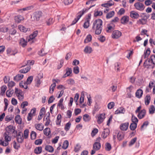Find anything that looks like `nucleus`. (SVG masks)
Instances as JSON below:
<instances>
[{
  "label": "nucleus",
  "instance_id": "nucleus-1",
  "mask_svg": "<svg viewBox=\"0 0 155 155\" xmlns=\"http://www.w3.org/2000/svg\"><path fill=\"white\" fill-rule=\"evenodd\" d=\"M102 21L100 19H96L94 22L92 30L95 31L96 34L98 35L101 33L102 30Z\"/></svg>",
  "mask_w": 155,
  "mask_h": 155
},
{
  "label": "nucleus",
  "instance_id": "nucleus-2",
  "mask_svg": "<svg viewBox=\"0 0 155 155\" xmlns=\"http://www.w3.org/2000/svg\"><path fill=\"white\" fill-rule=\"evenodd\" d=\"M15 129V127L11 125L9 126L6 128V131L4 133V137L6 142H8L11 140V134H13L14 135V133H16Z\"/></svg>",
  "mask_w": 155,
  "mask_h": 155
},
{
  "label": "nucleus",
  "instance_id": "nucleus-3",
  "mask_svg": "<svg viewBox=\"0 0 155 155\" xmlns=\"http://www.w3.org/2000/svg\"><path fill=\"white\" fill-rule=\"evenodd\" d=\"M43 13L41 11H37L33 14L32 17L34 21H38L42 16Z\"/></svg>",
  "mask_w": 155,
  "mask_h": 155
},
{
  "label": "nucleus",
  "instance_id": "nucleus-4",
  "mask_svg": "<svg viewBox=\"0 0 155 155\" xmlns=\"http://www.w3.org/2000/svg\"><path fill=\"white\" fill-rule=\"evenodd\" d=\"M16 134L14 133L13 136L15 137H16L17 141L19 143H22L24 140V137L23 133L21 132H19L17 134V132L15 130Z\"/></svg>",
  "mask_w": 155,
  "mask_h": 155
},
{
  "label": "nucleus",
  "instance_id": "nucleus-5",
  "mask_svg": "<svg viewBox=\"0 0 155 155\" xmlns=\"http://www.w3.org/2000/svg\"><path fill=\"white\" fill-rule=\"evenodd\" d=\"M101 147V143L98 142H95L93 145V150H92L91 152V155H93L95 153L96 151L99 150Z\"/></svg>",
  "mask_w": 155,
  "mask_h": 155
},
{
  "label": "nucleus",
  "instance_id": "nucleus-6",
  "mask_svg": "<svg viewBox=\"0 0 155 155\" xmlns=\"http://www.w3.org/2000/svg\"><path fill=\"white\" fill-rule=\"evenodd\" d=\"M15 93L19 100H22L24 98V94L22 91L16 88L15 89Z\"/></svg>",
  "mask_w": 155,
  "mask_h": 155
},
{
  "label": "nucleus",
  "instance_id": "nucleus-7",
  "mask_svg": "<svg viewBox=\"0 0 155 155\" xmlns=\"http://www.w3.org/2000/svg\"><path fill=\"white\" fill-rule=\"evenodd\" d=\"M134 6L137 10L140 11H142L145 8V6L143 4L140 2L135 3Z\"/></svg>",
  "mask_w": 155,
  "mask_h": 155
},
{
  "label": "nucleus",
  "instance_id": "nucleus-8",
  "mask_svg": "<svg viewBox=\"0 0 155 155\" xmlns=\"http://www.w3.org/2000/svg\"><path fill=\"white\" fill-rule=\"evenodd\" d=\"M94 6V5H93L92 6H90V7L87 8V9H84L82 12V13L81 14H79L77 16V18H75L74 20L72 21V23L71 24V25H73L74 24H75L79 20V19L81 17V16H82V15L84 14V13L86 12L87 11L88 9H89L90 8H91V7Z\"/></svg>",
  "mask_w": 155,
  "mask_h": 155
},
{
  "label": "nucleus",
  "instance_id": "nucleus-9",
  "mask_svg": "<svg viewBox=\"0 0 155 155\" xmlns=\"http://www.w3.org/2000/svg\"><path fill=\"white\" fill-rule=\"evenodd\" d=\"M36 111V109L35 108H33L31 110L30 112L28 113L27 117V120L28 121L31 120L32 117L35 115Z\"/></svg>",
  "mask_w": 155,
  "mask_h": 155
},
{
  "label": "nucleus",
  "instance_id": "nucleus-10",
  "mask_svg": "<svg viewBox=\"0 0 155 155\" xmlns=\"http://www.w3.org/2000/svg\"><path fill=\"white\" fill-rule=\"evenodd\" d=\"M43 77V74H39L38 76L35 79V86L37 87H39L41 83V79Z\"/></svg>",
  "mask_w": 155,
  "mask_h": 155
},
{
  "label": "nucleus",
  "instance_id": "nucleus-11",
  "mask_svg": "<svg viewBox=\"0 0 155 155\" xmlns=\"http://www.w3.org/2000/svg\"><path fill=\"white\" fill-rule=\"evenodd\" d=\"M121 35V33L119 31H114L112 34V37L114 38H118Z\"/></svg>",
  "mask_w": 155,
  "mask_h": 155
},
{
  "label": "nucleus",
  "instance_id": "nucleus-12",
  "mask_svg": "<svg viewBox=\"0 0 155 155\" xmlns=\"http://www.w3.org/2000/svg\"><path fill=\"white\" fill-rule=\"evenodd\" d=\"M129 123L127 122L121 124L120 126V128L121 130L123 131L126 130L128 128Z\"/></svg>",
  "mask_w": 155,
  "mask_h": 155
},
{
  "label": "nucleus",
  "instance_id": "nucleus-13",
  "mask_svg": "<svg viewBox=\"0 0 155 155\" xmlns=\"http://www.w3.org/2000/svg\"><path fill=\"white\" fill-rule=\"evenodd\" d=\"M38 33V31H35L33 32V33L30 35L29 38L28 40V41H30L31 40L32 41L31 43H32L33 41L32 40L37 35Z\"/></svg>",
  "mask_w": 155,
  "mask_h": 155
},
{
  "label": "nucleus",
  "instance_id": "nucleus-14",
  "mask_svg": "<svg viewBox=\"0 0 155 155\" xmlns=\"http://www.w3.org/2000/svg\"><path fill=\"white\" fill-rule=\"evenodd\" d=\"M105 114L104 113L101 114L98 117L97 122L99 124L102 123L105 118Z\"/></svg>",
  "mask_w": 155,
  "mask_h": 155
},
{
  "label": "nucleus",
  "instance_id": "nucleus-15",
  "mask_svg": "<svg viewBox=\"0 0 155 155\" xmlns=\"http://www.w3.org/2000/svg\"><path fill=\"white\" fill-rule=\"evenodd\" d=\"M14 19L16 22L19 23L24 20V18L21 15H19L15 16Z\"/></svg>",
  "mask_w": 155,
  "mask_h": 155
},
{
  "label": "nucleus",
  "instance_id": "nucleus-16",
  "mask_svg": "<svg viewBox=\"0 0 155 155\" xmlns=\"http://www.w3.org/2000/svg\"><path fill=\"white\" fill-rule=\"evenodd\" d=\"M139 14L134 11H132L130 12V16L133 18L137 19L139 17Z\"/></svg>",
  "mask_w": 155,
  "mask_h": 155
},
{
  "label": "nucleus",
  "instance_id": "nucleus-17",
  "mask_svg": "<svg viewBox=\"0 0 155 155\" xmlns=\"http://www.w3.org/2000/svg\"><path fill=\"white\" fill-rule=\"evenodd\" d=\"M129 20V17L127 16H124L121 19V22L122 24H125L127 23Z\"/></svg>",
  "mask_w": 155,
  "mask_h": 155
},
{
  "label": "nucleus",
  "instance_id": "nucleus-18",
  "mask_svg": "<svg viewBox=\"0 0 155 155\" xmlns=\"http://www.w3.org/2000/svg\"><path fill=\"white\" fill-rule=\"evenodd\" d=\"M110 133V131L108 129H104V131L102 132L101 136L104 139L106 138L108 135Z\"/></svg>",
  "mask_w": 155,
  "mask_h": 155
},
{
  "label": "nucleus",
  "instance_id": "nucleus-19",
  "mask_svg": "<svg viewBox=\"0 0 155 155\" xmlns=\"http://www.w3.org/2000/svg\"><path fill=\"white\" fill-rule=\"evenodd\" d=\"M24 77V75L21 74H18L16 75L14 78V80L15 81H18L21 80Z\"/></svg>",
  "mask_w": 155,
  "mask_h": 155
},
{
  "label": "nucleus",
  "instance_id": "nucleus-20",
  "mask_svg": "<svg viewBox=\"0 0 155 155\" xmlns=\"http://www.w3.org/2000/svg\"><path fill=\"white\" fill-rule=\"evenodd\" d=\"M145 114V110L144 109L142 110L139 112L137 115V117L139 119H141L144 117Z\"/></svg>",
  "mask_w": 155,
  "mask_h": 155
},
{
  "label": "nucleus",
  "instance_id": "nucleus-21",
  "mask_svg": "<svg viewBox=\"0 0 155 155\" xmlns=\"http://www.w3.org/2000/svg\"><path fill=\"white\" fill-rule=\"evenodd\" d=\"M125 111V110L123 107L119 108L115 112V114H118L120 113L124 114Z\"/></svg>",
  "mask_w": 155,
  "mask_h": 155
},
{
  "label": "nucleus",
  "instance_id": "nucleus-22",
  "mask_svg": "<svg viewBox=\"0 0 155 155\" xmlns=\"http://www.w3.org/2000/svg\"><path fill=\"white\" fill-rule=\"evenodd\" d=\"M35 127L36 129L40 131L44 129V127L41 124H35Z\"/></svg>",
  "mask_w": 155,
  "mask_h": 155
},
{
  "label": "nucleus",
  "instance_id": "nucleus-23",
  "mask_svg": "<svg viewBox=\"0 0 155 155\" xmlns=\"http://www.w3.org/2000/svg\"><path fill=\"white\" fill-rule=\"evenodd\" d=\"M27 41L24 38H21L20 41V45L23 47H25L27 45Z\"/></svg>",
  "mask_w": 155,
  "mask_h": 155
},
{
  "label": "nucleus",
  "instance_id": "nucleus-24",
  "mask_svg": "<svg viewBox=\"0 0 155 155\" xmlns=\"http://www.w3.org/2000/svg\"><path fill=\"white\" fill-rule=\"evenodd\" d=\"M92 51L93 50L92 48L89 46H86L84 50V52L86 53L90 54Z\"/></svg>",
  "mask_w": 155,
  "mask_h": 155
},
{
  "label": "nucleus",
  "instance_id": "nucleus-25",
  "mask_svg": "<svg viewBox=\"0 0 155 155\" xmlns=\"http://www.w3.org/2000/svg\"><path fill=\"white\" fill-rule=\"evenodd\" d=\"M30 66H28L25 68L20 70L19 72L21 73H26L28 72L30 70Z\"/></svg>",
  "mask_w": 155,
  "mask_h": 155
},
{
  "label": "nucleus",
  "instance_id": "nucleus-26",
  "mask_svg": "<svg viewBox=\"0 0 155 155\" xmlns=\"http://www.w3.org/2000/svg\"><path fill=\"white\" fill-rule=\"evenodd\" d=\"M143 91L140 89H138L136 93V96L138 98H140L143 94Z\"/></svg>",
  "mask_w": 155,
  "mask_h": 155
},
{
  "label": "nucleus",
  "instance_id": "nucleus-27",
  "mask_svg": "<svg viewBox=\"0 0 155 155\" xmlns=\"http://www.w3.org/2000/svg\"><path fill=\"white\" fill-rule=\"evenodd\" d=\"M6 52L8 56L15 55L16 54V53H15L10 48H7L6 50Z\"/></svg>",
  "mask_w": 155,
  "mask_h": 155
},
{
  "label": "nucleus",
  "instance_id": "nucleus-28",
  "mask_svg": "<svg viewBox=\"0 0 155 155\" xmlns=\"http://www.w3.org/2000/svg\"><path fill=\"white\" fill-rule=\"evenodd\" d=\"M72 70L71 68H67L66 69V73L64 75L63 78H65L69 75L71 73Z\"/></svg>",
  "mask_w": 155,
  "mask_h": 155
},
{
  "label": "nucleus",
  "instance_id": "nucleus-29",
  "mask_svg": "<svg viewBox=\"0 0 155 155\" xmlns=\"http://www.w3.org/2000/svg\"><path fill=\"white\" fill-rule=\"evenodd\" d=\"M27 84L26 82L23 81H21L19 83L20 86L25 89H26L28 88Z\"/></svg>",
  "mask_w": 155,
  "mask_h": 155
},
{
  "label": "nucleus",
  "instance_id": "nucleus-30",
  "mask_svg": "<svg viewBox=\"0 0 155 155\" xmlns=\"http://www.w3.org/2000/svg\"><path fill=\"white\" fill-rule=\"evenodd\" d=\"M114 11H112L107 13L106 15V18L107 19L110 18L112 17L114 15Z\"/></svg>",
  "mask_w": 155,
  "mask_h": 155
},
{
  "label": "nucleus",
  "instance_id": "nucleus-31",
  "mask_svg": "<svg viewBox=\"0 0 155 155\" xmlns=\"http://www.w3.org/2000/svg\"><path fill=\"white\" fill-rule=\"evenodd\" d=\"M42 151V147H38L36 148L35 149L34 152L35 153L37 154H39Z\"/></svg>",
  "mask_w": 155,
  "mask_h": 155
},
{
  "label": "nucleus",
  "instance_id": "nucleus-32",
  "mask_svg": "<svg viewBox=\"0 0 155 155\" xmlns=\"http://www.w3.org/2000/svg\"><path fill=\"white\" fill-rule=\"evenodd\" d=\"M150 100V97L149 95H147L145 98V102L146 105L149 104Z\"/></svg>",
  "mask_w": 155,
  "mask_h": 155
},
{
  "label": "nucleus",
  "instance_id": "nucleus-33",
  "mask_svg": "<svg viewBox=\"0 0 155 155\" xmlns=\"http://www.w3.org/2000/svg\"><path fill=\"white\" fill-rule=\"evenodd\" d=\"M45 149L47 151L50 152H52L54 150V149L53 147L50 145L46 146Z\"/></svg>",
  "mask_w": 155,
  "mask_h": 155
},
{
  "label": "nucleus",
  "instance_id": "nucleus-34",
  "mask_svg": "<svg viewBox=\"0 0 155 155\" xmlns=\"http://www.w3.org/2000/svg\"><path fill=\"white\" fill-rule=\"evenodd\" d=\"M56 85L55 82H53V84L51 85L49 89V92L50 93H52L53 92L54 88L56 86Z\"/></svg>",
  "mask_w": 155,
  "mask_h": 155
},
{
  "label": "nucleus",
  "instance_id": "nucleus-35",
  "mask_svg": "<svg viewBox=\"0 0 155 155\" xmlns=\"http://www.w3.org/2000/svg\"><path fill=\"white\" fill-rule=\"evenodd\" d=\"M47 114H48V115L47 116L46 118V122L45 124V125L46 126H48L50 122V120L49 118L50 114L49 112H48Z\"/></svg>",
  "mask_w": 155,
  "mask_h": 155
},
{
  "label": "nucleus",
  "instance_id": "nucleus-36",
  "mask_svg": "<svg viewBox=\"0 0 155 155\" xmlns=\"http://www.w3.org/2000/svg\"><path fill=\"white\" fill-rule=\"evenodd\" d=\"M14 90L12 89H10L8 90L6 93V96L8 97H11L12 96Z\"/></svg>",
  "mask_w": 155,
  "mask_h": 155
},
{
  "label": "nucleus",
  "instance_id": "nucleus-37",
  "mask_svg": "<svg viewBox=\"0 0 155 155\" xmlns=\"http://www.w3.org/2000/svg\"><path fill=\"white\" fill-rule=\"evenodd\" d=\"M15 120L16 123L18 124H21V120L19 115H18L16 116L15 118Z\"/></svg>",
  "mask_w": 155,
  "mask_h": 155
},
{
  "label": "nucleus",
  "instance_id": "nucleus-38",
  "mask_svg": "<svg viewBox=\"0 0 155 155\" xmlns=\"http://www.w3.org/2000/svg\"><path fill=\"white\" fill-rule=\"evenodd\" d=\"M83 118L84 121L85 122L88 121L91 119L90 116L87 114H85L83 115Z\"/></svg>",
  "mask_w": 155,
  "mask_h": 155
},
{
  "label": "nucleus",
  "instance_id": "nucleus-39",
  "mask_svg": "<svg viewBox=\"0 0 155 155\" xmlns=\"http://www.w3.org/2000/svg\"><path fill=\"white\" fill-rule=\"evenodd\" d=\"M137 124L136 123H132L130 126V128L131 130H135L137 127Z\"/></svg>",
  "mask_w": 155,
  "mask_h": 155
},
{
  "label": "nucleus",
  "instance_id": "nucleus-40",
  "mask_svg": "<svg viewBox=\"0 0 155 155\" xmlns=\"http://www.w3.org/2000/svg\"><path fill=\"white\" fill-rule=\"evenodd\" d=\"M92 40V36L91 35H89L87 36L84 41L85 43H87L91 41Z\"/></svg>",
  "mask_w": 155,
  "mask_h": 155
},
{
  "label": "nucleus",
  "instance_id": "nucleus-41",
  "mask_svg": "<svg viewBox=\"0 0 155 155\" xmlns=\"http://www.w3.org/2000/svg\"><path fill=\"white\" fill-rule=\"evenodd\" d=\"M150 49L149 48H147L146 52H144L143 57L144 58H147L148 56L149 55V54H150Z\"/></svg>",
  "mask_w": 155,
  "mask_h": 155
},
{
  "label": "nucleus",
  "instance_id": "nucleus-42",
  "mask_svg": "<svg viewBox=\"0 0 155 155\" xmlns=\"http://www.w3.org/2000/svg\"><path fill=\"white\" fill-rule=\"evenodd\" d=\"M7 89V87L5 85H4L2 86L1 87V95H3L5 91Z\"/></svg>",
  "mask_w": 155,
  "mask_h": 155
},
{
  "label": "nucleus",
  "instance_id": "nucleus-43",
  "mask_svg": "<svg viewBox=\"0 0 155 155\" xmlns=\"http://www.w3.org/2000/svg\"><path fill=\"white\" fill-rule=\"evenodd\" d=\"M18 28L21 31L25 32H26L28 30L26 28L21 25H19L18 26Z\"/></svg>",
  "mask_w": 155,
  "mask_h": 155
},
{
  "label": "nucleus",
  "instance_id": "nucleus-44",
  "mask_svg": "<svg viewBox=\"0 0 155 155\" xmlns=\"http://www.w3.org/2000/svg\"><path fill=\"white\" fill-rule=\"evenodd\" d=\"M69 143L67 140H66L64 141L63 143L62 147L64 149H66L68 146Z\"/></svg>",
  "mask_w": 155,
  "mask_h": 155
},
{
  "label": "nucleus",
  "instance_id": "nucleus-45",
  "mask_svg": "<svg viewBox=\"0 0 155 155\" xmlns=\"http://www.w3.org/2000/svg\"><path fill=\"white\" fill-rule=\"evenodd\" d=\"M50 133V130L49 128H46L44 130V134L47 136H48Z\"/></svg>",
  "mask_w": 155,
  "mask_h": 155
},
{
  "label": "nucleus",
  "instance_id": "nucleus-46",
  "mask_svg": "<svg viewBox=\"0 0 155 155\" xmlns=\"http://www.w3.org/2000/svg\"><path fill=\"white\" fill-rule=\"evenodd\" d=\"M147 20L145 19H140L137 21V23L142 25L145 24L146 23Z\"/></svg>",
  "mask_w": 155,
  "mask_h": 155
},
{
  "label": "nucleus",
  "instance_id": "nucleus-47",
  "mask_svg": "<svg viewBox=\"0 0 155 155\" xmlns=\"http://www.w3.org/2000/svg\"><path fill=\"white\" fill-rule=\"evenodd\" d=\"M155 110V108L154 105H152L150 106L149 109V113L150 114H153L154 113Z\"/></svg>",
  "mask_w": 155,
  "mask_h": 155
},
{
  "label": "nucleus",
  "instance_id": "nucleus-48",
  "mask_svg": "<svg viewBox=\"0 0 155 155\" xmlns=\"http://www.w3.org/2000/svg\"><path fill=\"white\" fill-rule=\"evenodd\" d=\"M71 124L70 122H68L65 124L64 127V130L66 131H68L69 130L70 128Z\"/></svg>",
  "mask_w": 155,
  "mask_h": 155
},
{
  "label": "nucleus",
  "instance_id": "nucleus-49",
  "mask_svg": "<svg viewBox=\"0 0 155 155\" xmlns=\"http://www.w3.org/2000/svg\"><path fill=\"white\" fill-rule=\"evenodd\" d=\"M33 79V77L32 76H31L28 77L27 79L26 82L27 84H30Z\"/></svg>",
  "mask_w": 155,
  "mask_h": 155
},
{
  "label": "nucleus",
  "instance_id": "nucleus-50",
  "mask_svg": "<svg viewBox=\"0 0 155 155\" xmlns=\"http://www.w3.org/2000/svg\"><path fill=\"white\" fill-rule=\"evenodd\" d=\"M36 133L34 131H32L31 134V140L35 139L36 137Z\"/></svg>",
  "mask_w": 155,
  "mask_h": 155
},
{
  "label": "nucleus",
  "instance_id": "nucleus-51",
  "mask_svg": "<svg viewBox=\"0 0 155 155\" xmlns=\"http://www.w3.org/2000/svg\"><path fill=\"white\" fill-rule=\"evenodd\" d=\"M63 101V98L61 99L58 104V106L60 107L61 109H63L64 108V107L62 104Z\"/></svg>",
  "mask_w": 155,
  "mask_h": 155
},
{
  "label": "nucleus",
  "instance_id": "nucleus-52",
  "mask_svg": "<svg viewBox=\"0 0 155 155\" xmlns=\"http://www.w3.org/2000/svg\"><path fill=\"white\" fill-rule=\"evenodd\" d=\"M54 22V20L52 18H50L47 21V24L48 25H52Z\"/></svg>",
  "mask_w": 155,
  "mask_h": 155
},
{
  "label": "nucleus",
  "instance_id": "nucleus-53",
  "mask_svg": "<svg viewBox=\"0 0 155 155\" xmlns=\"http://www.w3.org/2000/svg\"><path fill=\"white\" fill-rule=\"evenodd\" d=\"M66 81L67 83L70 85H73L75 83L74 80L71 78L67 80Z\"/></svg>",
  "mask_w": 155,
  "mask_h": 155
},
{
  "label": "nucleus",
  "instance_id": "nucleus-54",
  "mask_svg": "<svg viewBox=\"0 0 155 155\" xmlns=\"http://www.w3.org/2000/svg\"><path fill=\"white\" fill-rule=\"evenodd\" d=\"M89 20L88 19L84 23L83 27L85 28H87L89 26Z\"/></svg>",
  "mask_w": 155,
  "mask_h": 155
},
{
  "label": "nucleus",
  "instance_id": "nucleus-55",
  "mask_svg": "<svg viewBox=\"0 0 155 155\" xmlns=\"http://www.w3.org/2000/svg\"><path fill=\"white\" fill-rule=\"evenodd\" d=\"M115 103L113 102L109 103L107 105V107L109 109H111L114 106Z\"/></svg>",
  "mask_w": 155,
  "mask_h": 155
},
{
  "label": "nucleus",
  "instance_id": "nucleus-56",
  "mask_svg": "<svg viewBox=\"0 0 155 155\" xmlns=\"http://www.w3.org/2000/svg\"><path fill=\"white\" fill-rule=\"evenodd\" d=\"M8 144V143L0 140V145L4 146H6Z\"/></svg>",
  "mask_w": 155,
  "mask_h": 155
},
{
  "label": "nucleus",
  "instance_id": "nucleus-57",
  "mask_svg": "<svg viewBox=\"0 0 155 155\" xmlns=\"http://www.w3.org/2000/svg\"><path fill=\"white\" fill-rule=\"evenodd\" d=\"M137 140V137H134L133 139H132L130 141L129 143V146H131L133 145L134 143L136 142Z\"/></svg>",
  "mask_w": 155,
  "mask_h": 155
},
{
  "label": "nucleus",
  "instance_id": "nucleus-58",
  "mask_svg": "<svg viewBox=\"0 0 155 155\" xmlns=\"http://www.w3.org/2000/svg\"><path fill=\"white\" fill-rule=\"evenodd\" d=\"M131 120L133 123H136L137 124L138 122V120L137 118L133 115H132Z\"/></svg>",
  "mask_w": 155,
  "mask_h": 155
},
{
  "label": "nucleus",
  "instance_id": "nucleus-59",
  "mask_svg": "<svg viewBox=\"0 0 155 155\" xmlns=\"http://www.w3.org/2000/svg\"><path fill=\"white\" fill-rule=\"evenodd\" d=\"M111 146L110 143H107L106 144L105 149L107 151H109L111 149Z\"/></svg>",
  "mask_w": 155,
  "mask_h": 155
},
{
  "label": "nucleus",
  "instance_id": "nucleus-60",
  "mask_svg": "<svg viewBox=\"0 0 155 155\" xmlns=\"http://www.w3.org/2000/svg\"><path fill=\"white\" fill-rule=\"evenodd\" d=\"M29 130L28 129H26L24 131V137L25 139H27L28 135Z\"/></svg>",
  "mask_w": 155,
  "mask_h": 155
},
{
  "label": "nucleus",
  "instance_id": "nucleus-61",
  "mask_svg": "<svg viewBox=\"0 0 155 155\" xmlns=\"http://www.w3.org/2000/svg\"><path fill=\"white\" fill-rule=\"evenodd\" d=\"M73 72L75 74H78L79 72V69L78 66H76L74 67Z\"/></svg>",
  "mask_w": 155,
  "mask_h": 155
},
{
  "label": "nucleus",
  "instance_id": "nucleus-62",
  "mask_svg": "<svg viewBox=\"0 0 155 155\" xmlns=\"http://www.w3.org/2000/svg\"><path fill=\"white\" fill-rule=\"evenodd\" d=\"M102 14L103 13L101 11H97L94 12V15L95 16H101Z\"/></svg>",
  "mask_w": 155,
  "mask_h": 155
},
{
  "label": "nucleus",
  "instance_id": "nucleus-63",
  "mask_svg": "<svg viewBox=\"0 0 155 155\" xmlns=\"http://www.w3.org/2000/svg\"><path fill=\"white\" fill-rule=\"evenodd\" d=\"M13 147L15 149L18 150L20 147V145L19 144L17 143L15 141H14Z\"/></svg>",
  "mask_w": 155,
  "mask_h": 155
},
{
  "label": "nucleus",
  "instance_id": "nucleus-64",
  "mask_svg": "<svg viewBox=\"0 0 155 155\" xmlns=\"http://www.w3.org/2000/svg\"><path fill=\"white\" fill-rule=\"evenodd\" d=\"M15 83L14 81H11L8 82V86L9 87L12 88L15 85Z\"/></svg>",
  "mask_w": 155,
  "mask_h": 155
}]
</instances>
